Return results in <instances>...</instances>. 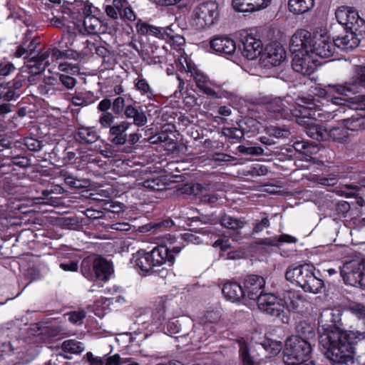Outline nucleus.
Returning <instances> with one entry per match:
<instances>
[{
  "label": "nucleus",
  "instance_id": "1",
  "mask_svg": "<svg viewBox=\"0 0 365 365\" xmlns=\"http://www.w3.org/2000/svg\"><path fill=\"white\" fill-rule=\"evenodd\" d=\"M319 331L327 359L336 364L354 363V346L365 339V331L343 330L335 324H322Z\"/></svg>",
  "mask_w": 365,
  "mask_h": 365
},
{
  "label": "nucleus",
  "instance_id": "2",
  "mask_svg": "<svg viewBox=\"0 0 365 365\" xmlns=\"http://www.w3.org/2000/svg\"><path fill=\"white\" fill-rule=\"evenodd\" d=\"M264 279L259 275L251 274L246 277L244 283L245 295L250 299L257 300L259 310L271 317H287L282 300L270 293H263Z\"/></svg>",
  "mask_w": 365,
  "mask_h": 365
},
{
  "label": "nucleus",
  "instance_id": "3",
  "mask_svg": "<svg viewBox=\"0 0 365 365\" xmlns=\"http://www.w3.org/2000/svg\"><path fill=\"white\" fill-rule=\"evenodd\" d=\"M310 42V32L298 30L292 36L290 51L294 54L292 66L294 71L304 76L314 73L317 68V60L309 51H306V43Z\"/></svg>",
  "mask_w": 365,
  "mask_h": 365
},
{
  "label": "nucleus",
  "instance_id": "4",
  "mask_svg": "<svg viewBox=\"0 0 365 365\" xmlns=\"http://www.w3.org/2000/svg\"><path fill=\"white\" fill-rule=\"evenodd\" d=\"M312 264H304L289 266L285 273L288 281L295 283L304 292L317 294L324 287V282L314 272Z\"/></svg>",
  "mask_w": 365,
  "mask_h": 365
},
{
  "label": "nucleus",
  "instance_id": "5",
  "mask_svg": "<svg viewBox=\"0 0 365 365\" xmlns=\"http://www.w3.org/2000/svg\"><path fill=\"white\" fill-rule=\"evenodd\" d=\"M294 113L297 123L305 128V132L309 137L318 141L327 140V128L316 123V120L324 116L321 109L299 106V110H295Z\"/></svg>",
  "mask_w": 365,
  "mask_h": 365
},
{
  "label": "nucleus",
  "instance_id": "6",
  "mask_svg": "<svg viewBox=\"0 0 365 365\" xmlns=\"http://www.w3.org/2000/svg\"><path fill=\"white\" fill-rule=\"evenodd\" d=\"M311 352L309 342L302 337L292 336L286 340L283 361L286 364H294L308 359Z\"/></svg>",
  "mask_w": 365,
  "mask_h": 365
},
{
  "label": "nucleus",
  "instance_id": "7",
  "mask_svg": "<svg viewBox=\"0 0 365 365\" xmlns=\"http://www.w3.org/2000/svg\"><path fill=\"white\" fill-rule=\"evenodd\" d=\"M81 270L89 280L106 282L112 273V264L101 257H88L82 261Z\"/></svg>",
  "mask_w": 365,
  "mask_h": 365
},
{
  "label": "nucleus",
  "instance_id": "8",
  "mask_svg": "<svg viewBox=\"0 0 365 365\" xmlns=\"http://www.w3.org/2000/svg\"><path fill=\"white\" fill-rule=\"evenodd\" d=\"M219 16L218 6L212 1L203 2L196 6L192 13V26L202 30L214 25Z\"/></svg>",
  "mask_w": 365,
  "mask_h": 365
},
{
  "label": "nucleus",
  "instance_id": "9",
  "mask_svg": "<svg viewBox=\"0 0 365 365\" xmlns=\"http://www.w3.org/2000/svg\"><path fill=\"white\" fill-rule=\"evenodd\" d=\"M346 284L365 289V259L346 262L340 271Z\"/></svg>",
  "mask_w": 365,
  "mask_h": 365
},
{
  "label": "nucleus",
  "instance_id": "10",
  "mask_svg": "<svg viewBox=\"0 0 365 365\" xmlns=\"http://www.w3.org/2000/svg\"><path fill=\"white\" fill-rule=\"evenodd\" d=\"M335 16L339 24L345 26L346 31L359 35L365 32V21L356 11L341 7L336 10Z\"/></svg>",
  "mask_w": 365,
  "mask_h": 365
},
{
  "label": "nucleus",
  "instance_id": "11",
  "mask_svg": "<svg viewBox=\"0 0 365 365\" xmlns=\"http://www.w3.org/2000/svg\"><path fill=\"white\" fill-rule=\"evenodd\" d=\"M355 76L343 84H329L327 92L336 93L339 95L349 96L359 91L360 88H365V67L358 66L355 70Z\"/></svg>",
  "mask_w": 365,
  "mask_h": 365
},
{
  "label": "nucleus",
  "instance_id": "12",
  "mask_svg": "<svg viewBox=\"0 0 365 365\" xmlns=\"http://www.w3.org/2000/svg\"><path fill=\"white\" fill-rule=\"evenodd\" d=\"M307 44L306 51H309L313 56L321 58L331 57L336 50L334 41L327 34H316L312 37L310 34V42Z\"/></svg>",
  "mask_w": 365,
  "mask_h": 365
},
{
  "label": "nucleus",
  "instance_id": "13",
  "mask_svg": "<svg viewBox=\"0 0 365 365\" xmlns=\"http://www.w3.org/2000/svg\"><path fill=\"white\" fill-rule=\"evenodd\" d=\"M26 83V76L18 73L14 78L0 83V101L9 102L16 101L22 94V89Z\"/></svg>",
  "mask_w": 365,
  "mask_h": 365
},
{
  "label": "nucleus",
  "instance_id": "14",
  "mask_svg": "<svg viewBox=\"0 0 365 365\" xmlns=\"http://www.w3.org/2000/svg\"><path fill=\"white\" fill-rule=\"evenodd\" d=\"M345 121L346 126L333 127L332 128L327 129V140H332L340 143H347L349 140L348 130H359L364 125V118L353 115Z\"/></svg>",
  "mask_w": 365,
  "mask_h": 365
},
{
  "label": "nucleus",
  "instance_id": "15",
  "mask_svg": "<svg viewBox=\"0 0 365 365\" xmlns=\"http://www.w3.org/2000/svg\"><path fill=\"white\" fill-rule=\"evenodd\" d=\"M239 48L245 58L248 60H254L261 54L262 43L259 38L253 34L243 31L240 33Z\"/></svg>",
  "mask_w": 365,
  "mask_h": 365
},
{
  "label": "nucleus",
  "instance_id": "16",
  "mask_svg": "<svg viewBox=\"0 0 365 365\" xmlns=\"http://www.w3.org/2000/svg\"><path fill=\"white\" fill-rule=\"evenodd\" d=\"M63 12L71 14L76 25L79 24L80 20L85 19L94 13H98V10L88 1H77L72 4L71 8H66Z\"/></svg>",
  "mask_w": 365,
  "mask_h": 365
},
{
  "label": "nucleus",
  "instance_id": "17",
  "mask_svg": "<svg viewBox=\"0 0 365 365\" xmlns=\"http://www.w3.org/2000/svg\"><path fill=\"white\" fill-rule=\"evenodd\" d=\"M50 53L48 51H39L35 56H32L27 60V65L25 66L26 71L31 74L28 77V81L31 82L34 76L43 73L46 68L49 66L48 57Z\"/></svg>",
  "mask_w": 365,
  "mask_h": 365
},
{
  "label": "nucleus",
  "instance_id": "18",
  "mask_svg": "<svg viewBox=\"0 0 365 365\" xmlns=\"http://www.w3.org/2000/svg\"><path fill=\"white\" fill-rule=\"evenodd\" d=\"M286 52L276 43L268 45L261 57L262 63L265 67L277 66L285 60Z\"/></svg>",
  "mask_w": 365,
  "mask_h": 365
},
{
  "label": "nucleus",
  "instance_id": "19",
  "mask_svg": "<svg viewBox=\"0 0 365 365\" xmlns=\"http://www.w3.org/2000/svg\"><path fill=\"white\" fill-rule=\"evenodd\" d=\"M267 110L269 112L273 113L276 118L288 119L292 116L296 118L294 113L295 110H299L298 108H292L290 103L287 98L282 99L280 98H276L272 100L267 104Z\"/></svg>",
  "mask_w": 365,
  "mask_h": 365
},
{
  "label": "nucleus",
  "instance_id": "20",
  "mask_svg": "<svg viewBox=\"0 0 365 365\" xmlns=\"http://www.w3.org/2000/svg\"><path fill=\"white\" fill-rule=\"evenodd\" d=\"M169 247L168 244L158 245L154 247L150 252H148L149 257L151 263L153 264V268L160 267L163 264L168 262L172 266L175 262V257L169 254Z\"/></svg>",
  "mask_w": 365,
  "mask_h": 365
},
{
  "label": "nucleus",
  "instance_id": "21",
  "mask_svg": "<svg viewBox=\"0 0 365 365\" xmlns=\"http://www.w3.org/2000/svg\"><path fill=\"white\" fill-rule=\"evenodd\" d=\"M210 48L217 53L232 55L236 51L235 41L227 36H215L210 42Z\"/></svg>",
  "mask_w": 365,
  "mask_h": 365
},
{
  "label": "nucleus",
  "instance_id": "22",
  "mask_svg": "<svg viewBox=\"0 0 365 365\" xmlns=\"http://www.w3.org/2000/svg\"><path fill=\"white\" fill-rule=\"evenodd\" d=\"M272 0H232L235 10L240 12H255L268 7Z\"/></svg>",
  "mask_w": 365,
  "mask_h": 365
},
{
  "label": "nucleus",
  "instance_id": "23",
  "mask_svg": "<svg viewBox=\"0 0 365 365\" xmlns=\"http://www.w3.org/2000/svg\"><path fill=\"white\" fill-rule=\"evenodd\" d=\"M98 13H94L85 19L80 20L79 24H76L78 31L83 34L93 35L98 32H104L101 30V21L96 16Z\"/></svg>",
  "mask_w": 365,
  "mask_h": 365
},
{
  "label": "nucleus",
  "instance_id": "24",
  "mask_svg": "<svg viewBox=\"0 0 365 365\" xmlns=\"http://www.w3.org/2000/svg\"><path fill=\"white\" fill-rule=\"evenodd\" d=\"M240 124V128H225L224 133L230 138L240 140L243 138L245 133L255 132L257 128V122L252 118H247Z\"/></svg>",
  "mask_w": 365,
  "mask_h": 365
},
{
  "label": "nucleus",
  "instance_id": "25",
  "mask_svg": "<svg viewBox=\"0 0 365 365\" xmlns=\"http://www.w3.org/2000/svg\"><path fill=\"white\" fill-rule=\"evenodd\" d=\"M130 264L132 267L139 269L144 272H148L153 269V264L151 263L148 252L144 250H139L133 254L130 260Z\"/></svg>",
  "mask_w": 365,
  "mask_h": 365
},
{
  "label": "nucleus",
  "instance_id": "26",
  "mask_svg": "<svg viewBox=\"0 0 365 365\" xmlns=\"http://www.w3.org/2000/svg\"><path fill=\"white\" fill-rule=\"evenodd\" d=\"M73 136L76 141L83 145L92 144L99 138L94 127H80L75 131Z\"/></svg>",
  "mask_w": 365,
  "mask_h": 365
},
{
  "label": "nucleus",
  "instance_id": "27",
  "mask_svg": "<svg viewBox=\"0 0 365 365\" xmlns=\"http://www.w3.org/2000/svg\"><path fill=\"white\" fill-rule=\"evenodd\" d=\"M359 34L346 31V34L341 37L334 39L335 48L337 47L341 51H350L356 48L360 43L358 38Z\"/></svg>",
  "mask_w": 365,
  "mask_h": 365
},
{
  "label": "nucleus",
  "instance_id": "28",
  "mask_svg": "<svg viewBox=\"0 0 365 365\" xmlns=\"http://www.w3.org/2000/svg\"><path fill=\"white\" fill-rule=\"evenodd\" d=\"M222 292L227 299L233 302H238L246 296L244 288L237 282H230L225 283Z\"/></svg>",
  "mask_w": 365,
  "mask_h": 365
},
{
  "label": "nucleus",
  "instance_id": "29",
  "mask_svg": "<svg viewBox=\"0 0 365 365\" xmlns=\"http://www.w3.org/2000/svg\"><path fill=\"white\" fill-rule=\"evenodd\" d=\"M302 297L298 291L295 290H286L283 293V301L286 304L287 307H284V309L288 312L287 317H283L281 315L279 317L282 318H289L290 309H294L299 307V302L302 300Z\"/></svg>",
  "mask_w": 365,
  "mask_h": 365
},
{
  "label": "nucleus",
  "instance_id": "30",
  "mask_svg": "<svg viewBox=\"0 0 365 365\" xmlns=\"http://www.w3.org/2000/svg\"><path fill=\"white\" fill-rule=\"evenodd\" d=\"M115 16L118 14L120 19L133 21L135 19V14L130 6L128 0H115ZM118 19V17L115 16V20ZM119 23L115 21V25Z\"/></svg>",
  "mask_w": 365,
  "mask_h": 365
},
{
  "label": "nucleus",
  "instance_id": "31",
  "mask_svg": "<svg viewBox=\"0 0 365 365\" xmlns=\"http://www.w3.org/2000/svg\"><path fill=\"white\" fill-rule=\"evenodd\" d=\"M137 33L140 35L153 36L163 38V28L151 25L145 21L139 20L136 24Z\"/></svg>",
  "mask_w": 365,
  "mask_h": 365
},
{
  "label": "nucleus",
  "instance_id": "32",
  "mask_svg": "<svg viewBox=\"0 0 365 365\" xmlns=\"http://www.w3.org/2000/svg\"><path fill=\"white\" fill-rule=\"evenodd\" d=\"M314 6V0H289V10L294 14H302L310 11Z\"/></svg>",
  "mask_w": 365,
  "mask_h": 365
},
{
  "label": "nucleus",
  "instance_id": "33",
  "mask_svg": "<svg viewBox=\"0 0 365 365\" xmlns=\"http://www.w3.org/2000/svg\"><path fill=\"white\" fill-rule=\"evenodd\" d=\"M194 80L200 91L207 96L211 93L212 86L214 84L206 75L200 71H196L194 75Z\"/></svg>",
  "mask_w": 365,
  "mask_h": 365
},
{
  "label": "nucleus",
  "instance_id": "34",
  "mask_svg": "<svg viewBox=\"0 0 365 365\" xmlns=\"http://www.w3.org/2000/svg\"><path fill=\"white\" fill-rule=\"evenodd\" d=\"M220 223L222 226L230 230L241 229L245 225L244 221L241 219L227 214H224L220 217Z\"/></svg>",
  "mask_w": 365,
  "mask_h": 365
},
{
  "label": "nucleus",
  "instance_id": "35",
  "mask_svg": "<svg viewBox=\"0 0 365 365\" xmlns=\"http://www.w3.org/2000/svg\"><path fill=\"white\" fill-rule=\"evenodd\" d=\"M148 141L151 144H158L160 143H167L168 148L167 150H174L175 143L171 139L169 135L165 132H161L157 135L150 137Z\"/></svg>",
  "mask_w": 365,
  "mask_h": 365
},
{
  "label": "nucleus",
  "instance_id": "36",
  "mask_svg": "<svg viewBox=\"0 0 365 365\" xmlns=\"http://www.w3.org/2000/svg\"><path fill=\"white\" fill-rule=\"evenodd\" d=\"M61 348L65 352L73 354H81L84 350L83 344L74 339L64 341L62 344Z\"/></svg>",
  "mask_w": 365,
  "mask_h": 365
},
{
  "label": "nucleus",
  "instance_id": "37",
  "mask_svg": "<svg viewBox=\"0 0 365 365\" xmlns=\"http://www.w3.org/2000/svg\"><path fill=\"white\" fill-rule=\"evenodd\" d=\"M94 97L90 93H78L71 97V101L76 106H86L94 102Z\"/></svg>",
  "mask_w": 365,
  "mask_h": 365
},
{
  "label": "nucleus",
  "instance_id": "38",
  "mask_svg": "<svg viewBox=\"0 0 365 365\" xmlns=\"http://www.w3.org/2000/svg\"><path fill=\"white\" fill-rule=\"evenodd\" d=\"M114 67V54L113 53H108L103 58L101 68L100 71L101 76L103 78H108V71H113Z\"/></svg>",
  "mask_w": 365,
  "mask_h": 365
},
{
  "label": "nucleus",
  "instance_id": "39",
  "mask_svg": "<svg viewBox=\"0 0 365 365\" xmlns=\"http://www.w3.org/2000/svg\"><path fill=\"white\" fill-rule=\"evenodd\" d=\"M262 345L270 356L277 355L282 348V344L280 341L270 339H265L262 343Z\"/></svg>",
  "mask_w": 365,
  "mask_h": 365
},
{
  "label": "nucleus",
  "instance_id": "40",
  "mask_svg": "<svg viewBox=\"0 0 365 365\" xmlns=\"http://www.w3.org/2000/svg\"><path fill=\"white\" fill-rule=\"evenodd\" d=\"M296 239L289 235H282L279 238H265L260 240V244L267 246H279L280 242H294Z\"/></svg>",
  "mask_w": 365,
  "mask_h": 365
},
{
  "label": "nucleus",
  "instance_id": "41",
  "mask_svg": "<svg viewBox=\"0 0 365 365\" xmlns=\"http://www.w3.org/2000/svg\"><path fill=\"white\" fill-rule=\"evenodd\" d=\"M315 324L311 321H299L296 325L297 331L304 336L313 334Z\"/></svg>",
  "mask_w": 365,
  "mask_h": 365
},
{
  "label": "nucleus",
  "instance_id": "42",
  "mask_svg": "<svg viewBox=\"0 0 365 365\" xmlns=\"http://www.w3.org/2000/svg\"><path fill=\"white\" fill-rule=\"evenodd\" d=\"M266 133L269 137L276 139L287 138L290 135V132L284 128L277 126H269L266 128Z\"/></svg>",
  "mask_w": 365,
  "mask_h": 365
},
{
  "label": "nucleus",
  "instance_id": "43",
  "mask_svg": "<svg viewBox=\"0 0 365 365\" xmlns=\"http://www.w3.org/2000/svg\"><path fill=\"white\" fill-rule=\"evenodd\" d=\"M63 176L66 184L73 188L86 187L90 184L88 181L78 179L68 173H63Z\"/></svg>",
  "mask_w": 365,
  "mask_h": 365
},
{
  "label": "nucleus",
  "instance_id": "44",
  "mask_svg": "<svg viewBox=\"0 0 365 365\" xmlns=\"http://www.w3.org/2000/svg\"><path fill=\"white\" fill-rule=\"evenodd\" d=\"M128 128L129 123L127 122L115 125V145H123L127 141L126 135L124 133Z\"/></svg>",
  "mask_w": 365,
  "mask_h": 365
},
{
  "label": "nucleus",
  "instance_id": "45",
  "mask_svg": "<svg viewBox=\"0 0 365 365\" xmlns=\"http://www.w3.org/2000/svg\"><path fill=\"white\" fill-rule=\"evenodd\" d=\"M53 153L59 155V158H61L65 163L74 160L76 158L75 152L71 150V148L69 146L65 147L61 153L60 152V148L56 146L53 148Z\"/></svg>",
  "mask_w": 365,
  "mask_h": 365
},
{
  "label": "nucleus",
  "instance_id": "46",
  "mask_svg": "<svg viewBox=\"0 0 365 365\" xmlns=\"http://www.w3.org/2000/svg\"><path fill=\"white\" fill-rule=\"evenodd\" d=\"M5 158H10L11 163L21 168L31 166V160L19 154L15 155H4Z\"/></svg>",
  "mask_w": 365,
  "mask_h": 365
},
{
  "label": "nucleus",
  "instance_id": "47",
  "mask_svg": "<svg viewBox=\"0 0 365 365\" xmlns=\"http://www.w3.org/2000/svg\"><path fill=\"white\" fill-rule=\"evenodd\" d=\"M135 87L142 95H145L148 98H151L154 96L153 91L148 81L144 78L138 79L135 83Z\"/></svg>",
  "mask_w": 365,
  "mask_h": 365
},
{
  "label": "nucleus",
  "instance_id": "48",
  "mask_svg": "<svg viewBox=\"0 0 365 365\" xmlns=\"http://www.w3.org/2000/svg\"><path fill=\"white\" fill-rule=\"evenodd\" d=\"M145 188L153 191H160L165 189V185L158 178L148 179L143 182Z\"/></svg>",
  "mask_w": 365,
  "mask_h": 365
},
{
  "label": "nucleus",
  "instance_id": "49",
  "mask_svg": "<svg viewBox=\"0 0 365 365\" xmlns=\"http://www.w3.org/2000/svg\"><path fill=\"white\" fill-rule=\"evenodd\" d=\"M215 88H211V93H209L208 96L213 98H230L232 96L233 93L222 88V86L215 84L213 85Z\"/></svg>",
  "mask_w": 365,
  "mask_h": 365
},
{
  "label": "nucleus",
  "instance_id": "50",
  "mask_svg": "<svg viewBox=\"0 0 365 365\" xmlns=\"http://www.w3.org/2000/svg\"><path fill=\"white\" fill-rule=\"evenodd\" d=\"M114 120V116L110 112L102 113L99 121L103 127L110 128V133L114 135V126L112 125Z\"/></svg>",
  "mask_w": 365,
  "mask_h": 365
},
{
  "label": "nucleus",
  "instance_id": "51",
  "mask_svg": "<svg viewBox=\"0 0 365 365\" xmlns=\"http://www.w3.org/2000/svg\"><path fill=\"white\" fill-rule=\"evenodd\" d=\"M24 144L29 150L34 152L41 150L43 146L42 141L32 137L24 138Z\"/></svg>",
  "mask_w": 365,
  "mask_h": 365
},
{
  "label": "nucleus",
  "instance_id": "52",
  "mask_svg": "<svg viewBox=\"0 0 365 365\" xmlns=\"http://www.w3.org/2000/svg\"><path fill=\"white\" fill-rule=\"evenodd\" d=\"M237 150L240 153L250 155H262L264 154V149L259 146L246 147L239 145Z\"/></svg>",
  "mask_w": 365,
  "mask_h": 365
},
{
  "label": "nucleus",
  "instance_id": "53",
  "mask_svg": "<svg viewBox=\"0 0 365 365\" xmlns=\"http://www.w3.org/2000/svg\"><path fill=\"white\" fill-rule=\"evenodd\" d=\"M293 148L299 153H302L306 155L312 153V149L314 148L310 143L304 140H297L293 143Z\"/></svg>",
  "mask_w": 365,
  "mask_h": 365
},
{
  "label": "nucleus",
  "instance_id": "54",
  "mask_svg": "<svg viewBox=\"0 0 365 365\" xmlns=\"http://www.w3.org/2000/svg\"><path fill=\"white\" fill-rule=\"evenodd\" d=\"M341 315L342 310L339 307L327 308L321 314L322 317L331 318V319H338Z\"/></svg>",
  "mask_w": 365,
  "mask_h": 365
},
{
  "label": "nucleus",
  "instance_id": "55",
  "mask_svg": "<svg viewBox=\"0 0 365 365\" xmlns=\"http://www.w3.org/2000/svg\"><path fill=\"white\" fill-rule=\"evenodd\" d=\"M240 353L243 365H254V360L249 354L248 347L246 344L243 343L241 344Z\"/></svg>",
  "mask_w": 365,
  "mask_h": 365
},
{
  "label": "nucleus",
  "instance_id": "56",
  "mask_svg": "<svg viewBox=\"0 0 365 365\" xmlns=\"http://www.w3.org/2000/svg\"><path fill=\"white\" fill-rule=\"evenodd\" d=\"M15 70L14 64L6 59L0 60V76H6Z\"/></svg>",
  "mask_w": 365,
  "mask_h": 365
},
{
  "label": "nucleus",
  "instance_id": "57",
  "mask_svg": "<svg viewBox=\"0 0 365 365\" xmlns=\"http://www.w3.org/2000/svg\"><path fill=\"white\" fill-rule=\"evenodd\" d=\"M59 81L67 89L73 88L76 84V80L73 77L66 74H60Z\"/></svg>",
  "mask_w": 365,
  "mask_h": 365
},
{
  "label": "nucleus",
  "instance_id": "58",
  "mask_svg": "<svg viewBox=\"0 0 365 365\" xmlns=\"http://www.w3.org/2000/svg\"><path fill=\"white\" fill-rule=\"evenodd\" d=\"M157 303L155 311L153 314V317L155 319H160L165 317V301L163 299H160Z\"/></svg>",
  "mask_w": 365,
  "mask_h": 365
},
{
  "label": "nucleus",
  "instance_id": "59",
  "mask_svg": "<svg viewBox=\"0 0 365 365\" xmlns=\"http://www.w3.org/2000/svg\"><path fill=\"white\" fill-rule=\"evenodd\" d=\"M61 330L58 327H51V326H44L42 331L43 335H45L47 337H54L60 334Z\"/></svg>",
  "mask_w": 365,
  "mask_h": 365
},
{
  "label": "nucleus",
  "instance_id": "60",
  "mask_svg": "<svg viewBox=\"0 0 365 365\" xmlns=\"http://www.w3.org/2000/svg\"><path fill=\"white\" fill-rule=\"evenodd\" d=\"M350 311L358 318H365V306L361 304H356L351 306Z\"/></svg>",
  "mask_w": 365,
  "mask_h": 365
},
{
  "label": "nucleus",
  "instance_id": "61",
  "mask_svg": "<svg viewBox=\"0 0 365 365\" xmlns=\"http://www.w3.org/2000/svg\"><path fill=\"white\" fill-rule=\"evenodd\" d=\"M133 118L134 124L138 126H143L147 123V117L145 113L142 110H138V112H135V115Z\"/></svg>",
  "mask_w": 365,
  "mask_h": 365
},
{
  "label": "nucleus",
  "instance_id": "62",
  "mask_svg": "<svg viewBox=\"0 0 365 365\" xmlns=\"http://www.w3.org/2000/svg\"><path fill=\"white\" fill-rule=\"evenodd\" d=\"M159 245H165L166 243L168 244V247H169L170 245L175 242L176 238L173 235L165 234L159 237Z\"/></svg>",
  "mask_w": 365,
  "mask_h": 365
},
{
  "label": "nucleus",
  "instance_id": "63",
  "mask_svg": "<svg viewBox=\"0 0 365 365\" xmlns=\"http://www.w3.org/2000/svg\"><path fill=\"white\" fill-rule=\"evenodd\" d=\"M65 316H68V319H83L86 317V312L83 310H79V311H73L70 312L65 314Z\"/></svg>",
  "mask_w": 365,
  "mask_h": 365
},
{
  "label": "nucleus",
  "instance_id": "64",
  "mask_svg": "<svg viewBox=\"0 0 365 365\" xmlns=\"http://www.w3.org/2000/svg\"><path fill=\"white\" fill-rule=\"evenodd\" d=\"M269 226V220L268 218L264 217L262 219L261 221L258 222L254 227L253 232L255 233H259L262 232L264 228H267Z\"/></svg>",
  "mask_w": 365,
  "mask_h": 365
}]
</instances>
